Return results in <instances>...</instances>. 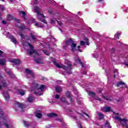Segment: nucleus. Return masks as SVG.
<instances>
[{
	"label": "nucleus",
	"instance_id": "nucleus-18",
	"mask_svg": "<svg viewBox=\"0 0 128 128\" xmlns=\"http://www.w3.org/2000/svg\"><path fill=\"white\" fill-rule=\"evenodd\" d=\"M98 118L100 120H104V114L100 112L98 113Z\"/></svg>",
	"mask_w": 128,
	"mask_h": 128
},
{
	"label": "nucleus",
	"instance_id": "nucleus-14",
	"mask_svg": "<svg viewBox=\"0 0 128 128\" xmlns=\"http://www.w3.org/2000/svg\"><path fill=\"white\" fill-rule=\"evenodd\" d=\"M85 41H80V46H84L86 44H87V45L88 46V38H85Z\"/></svg>",
	"mask_w": 128,
	"mask_h": 128
},
{
	"label": "nucleus",
	"instance_id": "nucleus-61",
	"mask_svg": "<svg viewBox=\"0 0 128 128\" xmlns=\"http://www.w3.org/2000/svg\"><path fill=\"white\" fill-rule=\"evenodd\" d=\"M2 0V2H4V0Z\"/></svg>",
	"mask_w": 128,
	"mask_h": 128
},
{
	"label": "nucleus",
	"instance_id": "nucleus-55",
	"mask_svg": "<svg viewBox=\"0 0 128 128\" xmlns=\"http://www.w3.org/2000/svg\"><path fill=\"white\" fill-rule=\"evenodd\" d=\"M83 74H86V72L84 71L82 72Z\"/></svg>",
	"mask_w": 128,
	"mask_h": 128
},
{
	"label": "nucleus",
	"instance_id": "nucleus-7",
	"mask_svg": "<svg viewBox=\"0 0 128 128\" xmlns=\"http://www.w3.org/2000/svg\"><path fill=\"white\" fill-rule=\"evenodd\" d=\"M74 60H75V62H78V64H80V66H82V68H88V66L84 63L82 64V61H80V58H78V56H76L74 58Z\"/></svg>",
	"mask_w": 128,
	"mask_h": 128
},
{
	"label": "nucleus",
	"instance_id": "nucleus-16",
	"mask_svg": "<svg viewBox=\"0 0 128 128\" xmlns=\"http://www.w3.org/2000/svg\"><path fill=\"white\" fill-rule=\"evenodd\" d=\"M12 62L14 64H21L20 60L18 59H13L11 60Z\"/></svg>",
	"mask_w": 128,
	"mask_h": 128
},
{
	"label": "nucleus",
	"instance_id": "nucleus-13",
	"mask_svg": "<svg viewBox=\"0 0 128 128\" xmlns=\"http://www.w3.org/2000/svg\"><path fill=\"white\" fill-rule=\"evenodd\" d=\"M7 19L8 20H14L16 22H20V20H18L16 18H14V16H12L10 14H8V16Z\"/></svg>",
	"mask_w": 128,
	"mask_h": 128
},
{
	"label": "nucleus",
	"instance_id": "nucleus-20",
	"mask_svg": "<svg viewBox=\"0 0 128 128\" xmlns=\"http://www.w3.org/2000/svg\"><path fill=\"white\" fill-rule=\"evenodd\" d=\"M4 96L6 102H8V100H10V95L8 92L4 93Z\"/></svg>",
	"mask_w": 128,
	"mask_h": 128
},
{
	"label": "nucleus",
	"instance_id": "nucleus-3",
	"mask_svg": "<svg viewBox=\"0 0 128 128\" xmlns=\"http://www.w3.org/2000/svg\"><path fill=\"white\" fill-rule=\"evenodd\" d=\"M44 88V85L40 86L36 83H33L32 86V92L34 91V93L38 96H42V90Z\"/></svg>",
	"mask_w": 128,
	"mask_h": 128
},
{
	"label": "nucleus",
	"instance_id": "nucleus-28",
	"mask_svg": "<svg viewBox=\"0 0 128 128\" xmlns=\"http://www.w3.org/2000/svg\"><path fill=\"white\" fill-rule=\"evenodd\" d=\"M0 64H1V66H4V64H6V60L0 59Z\"/></svg>",
	"mask_w": 128,
	"mask_h": 128
},
{
	"label": "nucleus",
	"instance_id": "nucleus-11",
	"mask_svg": "<svg viewBox=\"0 0 128 128\" xmlns=\"http://www.w3.org/2000/svg\"><path fill=\"white\" fill-rule=\"evenodd\" d=\"M50 22L51 24H54L56 22H57L58 24L60 26H64V24L60 21L57 20L56 18H51L50 20Z\"/></svg>",
	"mask_w": 128,
	"mask_h": 128
},
{
	"label": "nucleus",
	"instance_id": "nucleus-22",
	"mask_svg": "<svg viewBox=\"0 0 128 128\" xmlns=\"http://www.w3.org/2000/svg\"><path fill=\"white\" fill-rule=\"evenodd\" d=\"M111 52V56H116V54L114 52H116V48H112L110 49Z\"/></svg>",
	"mask_w": 128,
	"mask_h": 128
},
{
	"label": "nucleus",
	"instance_id": "nucleus-44",
	"mask_svg": "<svg viewBox=\"0 0 128 128\" xmlns=\"http://www.w3.org/2000/svg\"><path fill=\"white\" fill-rule=\"evenodd\" d=\"M92 57L95 58H96V52H94V54H92Z\"/></svg>",
	"mask_w": 128,
	"mask_h": 128
},
{
	"label": "nucleus",
	"instance_id": "nucleus-34",
	"mask_svg": "<svg viewBox=\"0 0 128 128\" xmlns=\"http://www.w3.org/2000/svg\"><path fill=\"white\" fill-rule=\"evenodd\" d=\"M105 126L106 128H112L110 125V122H106L105 124Z\"/></svg>",
	"mask_w": 128,
	"mask_h": 128
},
{
	"label": "nucleus",
	"instance_id": "nucleus-9",
	"mask_svg": "<svg viewBox=\"0 0 128 128\" xmlns=\"http://www.w3.org/2000/svg\"><path fill=\"white\" fill-rule=\"evenodd\" d=\"M4 86H6V80H4V78L2 77V76H0V90H2Z\"/></svg>",
	"mask_w": 128,
	"mask_h": 128
},
{
	"label": "nucleus",
	"instance_id": "nucleus-12",
	"mask_svg": "<svg viewBox=\"0 0 128 128\" xmlns=\"http://www.w3.org/2000/svg\"><path fill=\"white\" fill-rule=\"evenodd\" d=\"M31 22L33 24H34V25L35 26H36L37 28H43L44 26L40 24V23H38V22H36V20H34V18H32L31 19Z\"/></svg>",
	"mask_w": 128,
	"mask_h": 128
},
{
	"label": "nucleus",
	"instance_id": "nucleus-35",
	"mask_svg": "<svg viewBox=\"0 0 128 128\" xmlns=\"http://www.w3.org/2000/svg\"><path fill=\"white\" fill-rule=\"evenodd\" d=\"M20 16H22V18H24L26 16V13L24 12L21 11L20 12Z\"/></svg>",
	"mask_w": 128,
	"mask_h": 128
},
{
	"label": "nucleus",
	"instance_id": "nucleus-10",
	"mask_svg": "<svg viewBox=\"0 0 128 128\" xmlns=\"http://www.w3.org/2000/svg\"><path fill=\"white\" fill-rule=\"evenodd\" d=\"M6 37L8 38H10L12 42H14V44H16V42H18L16 41V38H14V36H12V35H10V32H8L7 34Z\"/></svg>",
	"mask_w": 128,
	"mask_h": 128
},
{
	"label": "nucleus",
	"instance_id": "nucleus-21",
	"mask_svg": "<svg viewBox=\"0 0 128 128\" xmlns=\"http://www.w3.org/2000/svg\"><path fill=\"white\" fill-rule=\"evenodd\" d=\"M47 116L48 118H56V117L58 116V114H56L54 113L49 114Z\"/></svg>",
	"mask_w": 128,
	"mask_h": 128
},
{
	"label": "nucleus",
	"instance_id": "nucleus-37",
	"mask_svg": "<svg viewBox=\"0 0 128 128\" xmlns=\"http://www.w3.org/2000/svg\"><path fill=\"white\" fill-rule=\"evenodd\" d=\"M120 32H117L116 34H115L114 37L116 38L118 40H120Z\"/></svg>",
	"mask_w": 128,
	"mask_h": 128
},
{
	"label": "nucleus",
	"instance_id": "nucleus-5",
	"mask_svg": "<svg viewBox=\"0 0 128 128\" xmlns=\"http://www.w3.org/2000/svg\"><path fill=\"white\" fill-rule=\"evenodd\" d=\"M68 44H70L72 52H76V50H78L76 49V44L74 42L72 38H70L69 40L65 41V44L63 46V48L66 50V48L68 46Z\"/></svg>",
	"mask_w": 128,
	"mask_h": 128
},
{
	"label": "nucleus",
	"instance_id": "nucleus-58",
	"mask_svg": "<svg viewBox=\"0 0 128 128\" xmlns=\"http://www.w3.org/2000/svg\"><path fill=\"white\" fill-rule=\"evenodd\" d=\"M100 36L99 34H97V36Z\"/></svg>",
	"mask_w": 128,
	"mask_h": 128
},
{
	"label": "nucleus",
	"instance_id": "nucleus-51",
	"mask_svg": "<svg viewBox=\"0 0 128 128\" xmlns=\"http://www.w3.org/2000/svg\"><path fill=\"white\" fill-rule=\"evenodd\" d=\"M84 114H86V116L88 118H90V116L88 114L86 113H84Z\"/></svg>",
	"mask_w": 128,
	"mask_h": 128
},
{
	"label": "nucleus",
	"instance_id": "nucleus-62",
	"mask_svg": "<svg viewBox=\"0 0 128 128\" xmlns=\"http://www.w3.org/2000/svg\"><path fill=\"white\" fill-rule=\"evenodd\" d=\"M97 126H98V124H97Z\"/></svg>",
	"mask_w": 128,
	"mask_h": 128
},
{
	"label": "nucleus",
	"instance_id": "nucleus-19",
	"mask_svg": "<svg viewBox=\"0 0 128 128\" xmlns=\"http://www.w3.org/2000/svg\"><path fill=\"white\" fill-rule=\"evenodd\" d=\"M122 85H126V83L122 81H120L117 82L116 84V86L117 88H120V86H122Z\"/></svg>",
	"mask_w": 128,
	"mask_h": 128
},
{
	"label": "nucleus",
	"instance_id": "nucleus-49",
	"mask_svg": "<svg viewBox=\"0 0 128 128\" xmlns=\"http://www.w3.org/2000/svg\"><path fill=\"white\" fill-rule=\"evenodd\" d=\"M78 50H79V52H82V50H80V46H78Z\"/></svg>",
	"mask_w": 128,
	"mask_h": 128
},
{
	"label": "nucleus",
	"instance_id": "nucleus-64",
	"mask_svg": "<svg viewBox=\"0 0 128 128\" xmlns=\"http://www.w3.org/2000/svg\"><path fill=\"white\" fill-rule=\"evenodd\" d=\"M60 30H62L61 29H60Z\"/></svg>",
	"mask_w": 128,
	"mask_h": 128
},
{
	"label": "nucleus",
	"instance_id": "nucleus-54",
	"mask_svg": "<svg viewBox=\"0 0 128 128\" xmlns=\"http://www.w3.org/2000/svg\"><path fill=\"white\" fill-rule=\"evenodd\" d=\"M116 74H114V78H116Z\"/></svg>",
	"mask_w": 128,
	"mask_h": 128
},
{
	"label": "nucleus",
	"instance_id": "nucleus-42",
	"mask_svg": "<svg viewBox=\"0 0 128 128\" xmlns=\"http://www.w3.org/2000/svg\"><path fill=\"white\" fill-rule=\"evenodd\" d=\"M3 114H4V112H2V109L0 108V118H2Z\"/></svg>",
	"mask_w": 128,
	"mask_h": 128
},
{
	"label": "nucleus",
	"instance_id": "nucleus-57",
	"mask_svg": "<svg viewBox=\"0 0 128 128\" xmlns=\"http://www.w3.org/2000/svg\"><path fill=\"white\" fill-rule=\"evenodd\" d=\"M116 114H118H118H120V113H116Z\"/></svg>",
	"mask_w": 128,
	"mask_h": 128
},
{
	"label": "nucleus",
	"instance_id": "nucleus-52",
	"mask_svg": "<svg viewBox=\"0 0 128 128\" xmlns=\"http://www.w3.org/2000/svg\"><path fill=\"white\" fill-rule=\"evenodd\" d=\"M96 100H99L100 102L102 100V98H97Z\"/></svg>",
	"mask_w": 128,
	"mask_h": 128
},
{
	"label": "nucleus",
	"instance_id": "nucleus-27",
	"mask_svg": "<svg viewBox=\"0 0 128 128\" xmlns=\"http://www.w3.org/2000/svg\"><path fill=\"white\" fill-rule=\"evenodd\" d=\"M66 96H67V98H70V102H72V98H71V96H70V92H67L66 93Z\"/></svg>",
	"mask_w": 128,
	"mask_h": 128
},
{
	"label": "nucleus",
	"instance_id": "nucleus-60",
	"mask_svg": "<svg viewBox=\"0 0 128 128\" xmlns=\"http://www.w3.org/2000/svg\"><path fill=\"white\" fill-rule=\"evenodd\" d=\"M125 88H128V86L126 85L125 86Z\"/></svg>",
	"mask_w": 128,
	"mask_h": 128
},
{
	"label": "nucleus",
	"instance_id": "nucleus-32",
	"mask_svg": "<svg viewBox=\"0 0 128 128\" xmlns=\"http://www.w3.org/2000/svg\"><path fill=\"white\" fill-rule=\"evenodd\" d=\"M2 10H4V6L0 4V16L2 14L1 12H2Z\"/></svg>",
	"mask_w": 128,
	"mask_h": 128
},
{
	"label": "nucleus",
	"instance_id": "nucleus-17",
	"mask_svg": "<svg viewBox=\"0 0 128 128\" xmlns=\"http://www.w3.org/2000/svg\"><path fill=\"white\" fill-rule=\"evenodd\" d=\"M4 70L6 72V74H8V76H12V73L10 69L5 68Z\"/></svg>",
	"mask_w": 128,
	"mask_h": 128
},
{
	"label": "nucleus",
	"instance_id": "nucleus-8",
	"mask_svg": "<svg viewBox=\"0 0 128 128\" xmlns=\"http://www.w3.org/2000/svg\"><path fill=\"white\" fill-rule=\"evenodd\" d=\"M26 77L29 78H34V74L29 69H26Z\"/></svg>",
	"mask_w": 128,
	"mask_h": 128
},
{
	"label": "nucleus",
	"instance_id": "nucleus-38",
	"mask_svg": "<svg viewBox=\"0 0 128 128\" xmlns=\"http://www.w3.org/2000/svg\"><path fill=\"white\" fill-rule=\"evenodd\" d=\"M43 52L44 53V54H45L46 55V56H50V52H46V50H43Z\"/></svg>",
	"mask_w": 128,
	"mask_h": 128
},
{
	"label": "nucleus",
	"instance_id": "nucleus-2",
	"mask_svg": "<svg viewBox=\"0 0 128 128\" xmlns=\"http://www.w3.org/2000/svg\"><path fill=\"white\" fill-rule=\"evenodd\" d=\"M32 10L34 11V12L37 14V20H40V22H44L46 24H47L46 21L44 19L46 16H44L43 14L40 13V12H42V8H40L38 6H34L32 8Z\"/></svg>",
	"mask_w": 128,
	"mask_h": 128
},
{
	"label": "nucleus",
	"instance_id": "nucleus-25",
	"mask_svg": "<svg viewBox=\"0 0 128 128\" xmlns=\"http://www.w3.org/2000/svg\"><path fill=\"white\" fill-rule=\"evenodd\" d=\"M88 96H91L92 98H96V94L94 92H90L88 93Z\"/></svg>",
	"mask_w": 128,
	"mask_h": 128
},
{
	"label": "nucleus",
	"instance_id": "nucleus-36",
	"mask_svg": "<svg viewBox=\"0 0 128 128\" xmlns=\"http://www.w3.org/2000/svg\"><path fill=\"white\" fill-rule=\"evenodd\" d=\"M61 100L62 102H64V104H68V102H66V98H64V97H62V98H61Z\"/></svg>",
	"mask_w": 128,
	"mask_h": 128
},
{
	"label": "nucleus",
	"instance_id": "nucleus-50",
	"mask_svg": "<svg viewBox=\"0 0 128 128\" xmlns=\"http://www.w3.org/2000/svg\"><path fill=\"white\" fill-rule=\"evenodd\" d=\"M2 23L3 24H6V21L3 20V21H2Z\"/></svg>",
	"mask_w": 128,
	"mask_h": 128
},
{
	"label": "nucleus",
	"instance_id": "nucleus-15",
	"mask_svg": "<svg viewBox=\"0 0 128 128\" xmlns=\"http://www.w3.org/2000/svg\"><path fill=\"white\" fill-rule=\"evenodd\" d=\"M110 108H111L110 106H105L103 108L102 110L104 112H110Z\"/></svg>",
	"mask_w": 128,
	"mask_h": 128
},
{
	"label": "nucleus",
	"instance_id": "nucleus-6",
	"mask_svg": "<svg viewBox=\"0 0 128 128\" xmlns=\"http://www.w3.org/2000/svg\"><path fill=\"white\" fill-rule=\"evenodd\" d=\"M115 120H118L120 122V124L124 128H128V124L126 122H128V119L126 118H121L118 116H115Z\"/></svg>",
	"mask_w": 128,
	"mask_h": 128
},
{
	"label": "nucleus",
	"instance_id": "nucleus-47",
	"mask_svg": "<svg viewBox=\"0 0 128 128\" xmlns=\"http://www.w3.org/2000/svg\"><path fill=\"white\" fill-rule=\"evenodd\" d=\"M4 52H2V51L0 50V56H2Z\"/></svg>",
	"mask_w": 128,
	"mask_h": 128
},
{
	"label": "nucleus",
	"instance_id": "nucleus-59",
	"mask_svg": "<svg viewBox=\"0 0 128 128\" xmlns=\"http://www.w3.org/2000/svg\"><path fill=\"white\" fill-rule=\"evenodd\" d=\"M73 118H76V116H73Z\"/></svg>",
	"mask_w": 128,
	"mask_h": 128
},
{
	"label": "nucleus",
	"instance_id": "nucleus-40",
	"mask_svg": "<svg viewBox=\"0 0 128 128\" xmlns=\"http://www.w3.org/2000/svg\"><path fill=\"white\" fill-rule=\"evenodd\" d=\"M98 92L99 94H102V88H98Z\"/></svg>",
	"mask_w": 128,
	"mask_h": 128
},
{
	"label": "nucleus",
	"instance_id": "nucleus-26",
	"mask_svg": "<svg viewBox=\"0 0 128 128\" xmlns=\"http://www.w3.org/2000/svg\"><path fill=\"white\" fill-rule=\"evenodd\" d=\"M56 92H62V88H60V86H57L56 87Z\"/></svg>",
	"mask_w": 128,
	"mask_h": 128
},
{
	"label": "nucleus",
	"instance_id": "nucleus-1",
	"mask_svg": "<svg viewBox=\"0 0 128 128\" xmlns=\"http://www.w3.org/2000/svg\"><path fill=\"white\" fill-rule=\"evenodd\" d=\"M23 44H25V46H28L30 50H28V54L30 56H33L34 58L35 62L38 64H44V58H38L40 56V54L38 52V50H36L34 49V46H32V44L28 42H24Z\"/></svg>",
	"mask_w": 128,
	"mask_h": 128
},
{
	"label": "nucleus",
	"instance_id": "nucleus-31",
	"mask_svg": "<svg viewBox=\"0 0 128 128\" xmlns=\"http://www.w3.org/2000/svg\"><path fill=\"white\" fill-rule=\"evenodd\" d=\"M19 94L21 96H24V94H26V91H24V90H19Z\"/></svg>",
	"mask_w": 128,
	"mask_h": 128
},
{
	"label": "nucleus",
	"instance_id": "nucleus-46",
	"mask_svg": "<svg viewBox=\"0 0 128 128\" xmlns=\"http://www.w3.org/2000/svg\"><path fill=\"white\" fill-rule=\"evenodd\" d=\"M114 74H118V70H116V69H115L114 70Z\"/></svg>",
	"mask_w": 128,
	"mask_h": 128
},
{
	"label": "nucleus",
	"instance_id": "nucleus-41",
	"mask_svg": "<svg viewBox=\"0 0 128 128\" xmlns=\"http://www.w3.org/2000/svg\"><path fill=\"white\" fill-rule=\"evenodd\" d=\"M32 40L34 41V42H36V36H34V35H31L30 36Z\"/></svg>",
	"mask_w": 128,
	"mask_h": 128
},
{
	"label": "nucleus",
	"instance_id": "nucleus-56",
	"mask_svg": "<svg viewBox=\"0 0 128 128\" xmlns=\"http://www.w3.org/2000/svg\"><path fill=\"white\" fill-rule=\"evenodd\" d=\"M10 2H14V0H9Z\"/></svg>",
	"mask_w": 128,
	"mask_h": 128
},
{
	"label": "nucleus",
	"instance_id": "nucleus-23",
	"mask_svg": "<svg viewBox=\"0 0 128 128\" xmlns=\"http://www.w3.org/2000/svg\"><path fill=\"white\" fill-rule=\"evenodd\" d=\"M102 96L103 98H104V100H110V102H112V100L108 98V96H104V94H102Z\"/></svg>",
	"mask_w": 128,
	"mask_h": 128
},
{
	"label": "nucleus",
	"instance_id": "nucleus-48",
	"mask_svg": "<svg viewBox=\"0 0 128 128\" xmlns=\"http://www.w3.org/2000/svg\"><path fill=\"white\" fill-rule=\"evenodd\" d=\"M60 98V95L58 94H56V96H55V98Z\"/></svg>",
	"mask_w": 128,
	"mask_h": 128
},
{
	"label": "nucleus",
	"instance_id": "nucleus-45",
	"mask_svg": "<svg viewBox=\"0 0 128 128\" xmlns=\"http://www.w3.org/2000/svg\"><path fill=\"white\" fill-rule=\"evenodd\" d=\"M24 28H25L24 25L21 26H20V30H24Z\"/></svg>",
	"mask_w": 128,
	"mask_h": 128
},
{
	"label": "nucleus",
	"instance_id": "nucleus-24",
	"mask_svg": "<svg viewBox=\"0 0 128 128\" xmlns=\"http://www.w3.org/2000/svg\"><path fill=\"white\" fill-rule=\"evenodd\" d=\"M28 102H32L34 100V98L32 96H29L27 98Z\"/></svg>",
	"mask_w": 128,
	"mask_h": 128
},
{
	"label": "nucleus",
	"instance_id": "nucleus-30",
	"mask_svg": "<svg viewBox=\"0 0 128 128\" xmlns=\"http://www.w3.org/2000/svg\"><path fill=\"white\" fill-rule=\"evenodd\" d=\"M35 114L36 117L38 118H40L42 116V114L40 113L36 112Z\"/></svg>",
	"mask_w": 128,
	"mask_h": 128
},
{
	"label": "nucleus",
	"instance_id": "nucleus-53",
	"mask_svg": "<svg viewBox=\"0 0 128 128\" xmlns=\"http://www.w3.org/2000/svg\"><path fill=\"white\" fill-rule=\"evenodd\" d=\"M104 2V0H98V2Z\"/></svg>",
	"mask_w": 128,
	"mask_h": 128
},
{
	"label": "nucleus",
	"instance_id": "nucleus-63",
	"mask_svg": "<svg viewBox=\"0 0 128 128\" xmlns=\"http://www.w3.org/2000/svg\"><path fill=\"white\" fill-rule=\"evenodd\" d=\"M27 24H30V23L28 22Z\"/></svg>",
	"mask_w": 128,
	"mask_h": 128
},
{
	"label": "nucleus",
	"instance_id": "nucleus-33",
	"mask_svg": "<svg viewBox=\"0 0 128 128\" xmlns=\"http://www.w3.org/2000/svg\"><path fill=\"white\" fill-rule=\"evenodd\" d=\"M17 106L19 108L22 110V106H24V104L22 103H18Z\"/></svg>",
	"mask_w": 128,
	"mask_h": 128
},
{
	"label": "nucleus",
	"instance_id": "nucleus-29",
	"mask_svg": "<svg viewBox=\"0 0 128 128\" xmlns=\"http://www.w3.org/2000/svg\"><path fill=\"white\" fill-rule=\"evenodd\" d=\"M23 122L24 126H26V128H28L30 126V123H28V122L26 121H23Z\"/></svg>",
	"mask_w": 128,
	"mask_h": 128
},
{
	"label": "nucleus",
	"instance_id": "nucleus-43",
	"mask_svg": "<svg viewBox=\"0 0 128 128\" xmlns=\"http://www.w3.org/2000/svg\"><path fill=\"white\" fill-rule=\"evenodd\" d=\"M36 4H38V0H34V2H32V5Z\"/></svg>",
	"mask_w": 128,
	"mask_h": 128
},
{
	"label": "nucleus",
	"instance_id": "nucleus-39",
	"mask_svg": "<svg viewBox=\"0 0 128 128\" xmlns=\"http://www.w3.org/2000/svg\"><path fill=\"white\" fill-rule=\"evenodd\" d=\"M20 36H21L22 38H26V36H24V34L22 33H20Z\"/></svg>",
	"mask_w": 128,
	"mask_h": 128
},
{
	"label": "nucleus",
	"instance_id": "nucleus-4",
	"mask_svg": "<svg viewBox=\"0 0 128 128\" xmlns=\"http://www.w3.org/2000/svg\"><path fill=\"white\" fill-rule=\"evenodd\" d=\"M51 60H52V62H53L54 66H56V68H63L64 70L68 74H72V64H68L67 66L64 65H62V64H58L55 62L54 58H52V57L50 58Z\"/></svg>",
	"mask_w": 128,
	"mask_h": 128
}]
</instances>
